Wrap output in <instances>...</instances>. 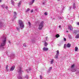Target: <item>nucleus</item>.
I'll list each match as a JSON object with an SVG mask.
<instances>
[{"mask_svg":"<svg viewBox=\"0 0 79 79\" xmlns=\"http://www.w3.org/2000/svg\"><path fill=\"white\" fill-rule=\"evenodd\" d=\"M15 65L12 66L10 68V71H13L15 69Z\"/></svg>","mask_w":79,"mask_h":79,"instance_id":"obj_8","label":"nucleus"},{"mask_svg":"<svg viewBox=\"0 0 79 79\" xmlns=\"http://www.w3.org/2000/svg\"><path fill=\"white\" fill-rule=\"evenodd\" d=\"M3 23L2 22H0V27H3Z\"/></svg>","mask_w":79,"mask_h":79,"instance_id":"obj_12","label":"nucleus"},{"mask_svg":"<svg viewBox=\"0 0 79 79\" xmlns=\"http://www.w3.org/2000/svg\"><path fill=\"white\" fill-rule=\"evenodd\" d=\"M35 11H38V9H35Z\"/></svg>","mask_w":79,"mask_h":79,"instance_id":"obj_41","label":"nucleus"},{"mask_svg":"<svg viewBox=\"0 0 79 79\" xmlns=\"http://www.w3.org/2000/svg\"><path fill=\"white\" fill-rule=\"evenodd\" d=\"M56 55L54 57L56 59H58V56H59V50H58L56 52Z\"/></svg>","mask_w":79,"mask_h":79,"instance_id":"obj_6","label":"nucleus"},{"mask_svg":"<svg viewBox=\"0 0 79 79\" xmlns=\"http://www.w3.org/2000/svg\"><path fill=\"white\" fill-rule=\"evenodd\" d=\"M19 25L20 28L21 29H23L24 27V23L21 20L19 21Z\"/></svg>","mask_w":79,"mask_h":79,"instance_id":"obj_2","label":"nucleus"},{"mask_svg":"<svg viewBox=\"0 0 79 79\" xmlns=\"http://www.w3.org/2000/svg\"><path fill=\"white\" fill-rule=\"evenodd\" d=\"M76 8V6L75 3H73V9H75Z\"/></svg>","mask_w":79,"mask_h":79,"instance_id":"obj_15","label":"nucleus"},{"mask_svg":"<svg viewBox=\"0 0 79 79\" xmlns=\"http://www.w3.org/2000/svg\"><path fill=\"white\" fill-rule=\"evenodd\" d=\"M2 39H3L2 41V43L0 44V47H3V46H5L6 44V37L3 35L2 37Z\"/></svg>","mask_w":79,"mask_h":79,"instance_id":"obj_1","label":"nucleus"},{"mask_svg":"<svg viewBox=\"0 0 79 79\" xmlns=\"http://www.w3.org/2000/svg\"><path fill=\"white\" fill-rule=\"evenodd\" d=\"M5 8L6 9H7V8H8V6H6Z\"/></svg>","mask_w":79,"mask_h":79,"instance_id":"obj_39","label":"nucleus"},{"mask_svg":"<svg viewBox=\"0 0 79 79\" xmlns=\"http://www.w3.org/2000/svg\"><path fill=\"white\" fill-rule=\"evenodd\" d=\"M26 71L27 73H28L31 71V68H29L28 69H26Z\"/></svg>","mask_w":79,"mask_h":79,"instance_id":"obj_16","label":"nucleus"},{"mask_svg":"<svg viewBox=\"0 0 79 79\" xmlns=\"http://www.w3.org/2000/svg\"><path fill=\"white\" fill-rule=\"evenodd\" d=\"M72 7H70V9L71 10V8Z\"/></svg>","mask_w":79,"mask_h":79,"instance_id":"obj_45","label":"nucleus"},{"mask_svg":"<svg viewBox=\"0 0 79 79\" xmlns=\"http://www.w3.org/2000/svg\"><path fill=\"white\" fill-rule=\"evenodd\" d=\"M74 64H72L71 66V70L72 72L76 71V70L74 69Z\"/></svg>","mask_w":79,"mask_h":79,"instance_id":"obj_5","label":"nucleus"},{"mask_svg":"<svg viewBox=\"0 0 79 79\" xmlns=\"http://www.w3.org/2000/svg\"><path fill=\"white\" fill-rule=\"evenodd\" d=\"M59 28H60V27H61V26H59Z\"/></svg>","mask_w":79,"mask_h":79,"instance_id":"obj_44","label":"nucleus"},{"mask_svg":"<svg viewBox=\"0 0 79 79\" xmlns=\"http://www.w3.org/2000/svg\"><path fill=\"white\" fill-rule=\"evenodd\" d=\"M56 37L57 38H58V37H60V35L58 34H57L56 35Z\"/></svg>","mask_w":79,"mask_h":79,"instance_id":"obj_24","label":"nucleus"},{"mask_svg":"<svg viewBox=\"0 0 79 79\" xmlns=\"http://www.w3.org/2000/svg\"><path fill=\"white\" fill-rule=\"evenodd\" d=\"M52 69V67H51L49 68L48 72H50L51 71V69Z\"/></svg>","mask_w":79,"mask_h":79,"instance_id":"obj_25","label":"nucleus"},{"mask_svg":"<svg viewBox=\"0 0 79 79\" xmlns=\"http://www.w3.org/2000/svg\"><path fill=\"white\" fill-rule=\"evenodd\" d=\"M48 45V44L46 42H45L44 43V45L45 46H47V45Z\"/></svg>","mask_w":79,"mask_h":79,"instance_id":"obj_27","label":"nucleus"},{"mask_svg":"<svg viewBox=\"0 0 79 79\" xmlns=\"http://www.w3.org/2000/svg\"><path fill=\"white\" fill-rule=\"evenodd\" d=\"M77 25L79 26V22H77Z\"/></svg>","mask_w":79,"mask_h":79,"instance_id":"obj_40","label":"nucleus"},{"mask_svg":"<svg viewBox=\"0 0 79 79\" xmlns=\"http://www.w3.org/2000/svg\"><path fill=\"white\" fill-rule=\"evenodd\" d=\"M68 37H69V38L70 39H72V38L71 37V35H69Z\"/></svg>","mask_w":79,"mask_h":79,"instance_id":"obj_26","label":"nucleus"},{"mask_svg":"<svg viewBox=\"0 0 79 79\" xmlns=\"http://www.w3.org/2000/svg\"><path fill=\"white\" fill-rule=\"evenodd\" d=\"M33 11H34V10H31V13H33Z\"/></svg>","mask_w":79,"mask_h":79,"instance_id":"obj_36","label":"nucleus"},{"mask_svg":"<svg viewBox=\"0 0 79 79\" xmlns=\"http://www.w3.org/2000/svg\"><path fill=\"white\" fill-rule=\"evenodd\" d=\"M18 71L19 74H21L22 73V67H19L18 69Z\"/></svg>","mask_w":79,"mask_h":79,"instance_id":"obj_4","label":"nucleus"},{"mask_svg":"<svg viewBox=\"0 0 79 79\" xmlns=\"http://www.w3.org/2000/svg\"><path fill=\"white\" fill-rule=\"evenodd\" d=\"M44 4H45V2H43V5H44Z\"/></svg>","mask_w":79,"mask_h":79,"instance_id":"obj_42","label":"nucleus"},{"mask_svg":"<svg viewBox=\"0 0 79 79\" xmlns=\"http://www.w3.org/2000/svg\"><path fill=\"white\" fill-rule=\"evenodd\" d=\"M40 79H42V75H40Z\"/></svg>","mask_w":79,"mask_h":79,"instance_id":"obj_35","label":"nucleus"},{"mask_svg":"<svg viewBox=\"0 0 79 79\" xmlns=\"http://www.w3.org/2000/svg\"><path fill=\"white\" fill-rule=\"evenodd\" d=\"M44 27V22L42 21L39 24V27L38 28L39 30H41Z\"/></svg>","mask_w":79,"mask_h":79,"instance_id":"obj_3","label":"nucleus"},{"mask_svg":"<svg viewBox=\"0 0 79 79\" xmlns=\"http://www.w3.org/2000/svg\"><path fill=\"white\" fill-rule=\"evenodd\" d=\"M21 2H20L19 3H18V6L19 7V6L21 5Z\"/></svg>","mask_w":79,"mask_h":79,"instance_id":"obj_22","label":"nucleus"},{"mask_svg":"<svg viewBox=\"0 0 79 79\" xmlns=\"http://www.w3.org/2000/svg\"><path fill=\"white\" fill-rule=\"evenodd\" d=\"M67 32H68V31H67Z\"/></svg>","mask_w":79,"mask_h":79,"instance_id":"obj_46","label":"nucleus"},{"mask_svg":"<svg viewBox=\"0 0 79 79\" xmlns=\"http://www.w3.org/2000/svg\"><path fill=\"white\" fill-rule=\"evenodd\" d=\"M43 51H47L48 50V48H47L44 47L43 48Z\"/></svg>","mask_w":79,"mask_h":79,"instance_id":"obj_10","label":"nucleus"},{"mask_svg":"<svg viewBox=\"0 0 79 79\" xmlns=\"http://www.w3.org/2000/svg\"><path fill=\"white\" fill-rule=\"evenodd\" d=\"M60 0H57L58 1H60Z\"/></svg>","mask_w":79,"mask_h":79,"instance_id":"obj_47","label":"nucleus"},{"mask_svg":"<svg viewBox=\"0 0 79 79\" xmlns=\"http://www.w3.org/2000/svg\"><path fill=\"white\" fill-rule=\"evenodd\" d=\"M8 65H6V71H7V72H8V71H9V69H8Z\"/></svg>","mask_w":79,"mask_h":79,"instance_id":"obj_17","label":"nucleus"},{"mask_svg":"<svg viewBox=\"0 0 79 79\" xmlns=\"http://www.w3.org/2000/svg\"><path fill=\"white\" fill-rule=\"evenodd\" d=\"M77 32H79V30L78 31L75 30L74 31V33H75V34H76V33H77Z\"/></svg>","mask_w":79,"mask_h":79,"instance_id":"obj_19","label":"nucleus"},{"mask_svg":"<svg viewBox=\"0 0 79 79\" xmlns=\"http://www.w3.org/2000/svg\"><path fill=\"white\" fill-rule=\"evenodd\" d=\"M2 0H0V3H1V2H2Z\"/></svg>","mask_w":79,"mask_h":79,"instance_id":"obj_43","label":"nucleus"},{"mask_svg":"<svg viewBox=\"0 0 79 79\" xmlns=\"http://www.w3.org/2000/svg\"><path fill=\"white\" fill-rule=\"evenodd\" d=\"M53 61H54V59H52L50 61L51 64H53Z\"/></svg>","mask_w":79,"mask_h":79,"instance_id":"obj_18","label":"nucleus"},{"mask_svg":"<svg viewBox=\"0 0 79 79\" xmlns=\"http://www.w3.org/2000/svg\"><path fill=\"white\" fill-rule=\"evenodd\" d=\"M68 29L70 30V31H72L73 29V27L71 26H68Z\"/></svg>","mask_w":79,"mask_h":79,"instance_id":"obj_9","label":"nucleus"},{"mask_svg":"<svg viewBox=\"0 0 79 79\" xmlns=\"http://www.w3.org/2000/svg\"><path fill=\"white\" fill-rule=\"evenodd\" d=\"M16 29L18 31H19V27H17Z\"/></svg>","mask_w":79,"mask_h":79,"instance_id":"obj_30","label":"nucleus"},{"mask_svg":"<svg viewBox=\"0 0 79 79\" xmlns=\"http://www.w3.org/2000/svg\"><path fill=\"white\" fill-rule=\"evenodd\" d=\"M11 3L13 6H15V2H14V1H13V0H11Z\"/></svg>","mask_w":79,"mask_h":79,"instance_id":"obj_14","label":"nucleus"},{"mask_svg":"<svg viewBox=\"0 0 79 79\" xmlns=\"http://www.w3.org/2000/svg\"><path fill=\"white\" fill-rule=\"evenodd\" d=\"M78 50V48L77 47H75V52H77Z\"/></svg>","mask_w":79,"mask_h":79,"instance_id":"obj_20","label":"nucleus"},{"mask_svg":"<svg viewBox=\"0 0 79 79\" xmlns=\"http://www.w3.org/2000/svg\"><path fill=\"white\" fill-rule=\"evenodd\" d=\"M64 48H66V44H64Z\"/></svg>","mask_w":79,"mask_h":79,"instance_id":"obj_29","label":"nucleus"},{"mask_svg":"<svg viewBox=\"0 0 79 79\" xmlns=\"http://www.w3.org/2000/svg\"><path fill=\"white\" fill-rule=\"evenodd\" d=\"M28 23L29 24V26H30L31 25V23H30V22H28Z\"/></svg>","mask_w":79,"mask_h":79,"instance_id":"obj_34","label":"nucleus"},{"mask_svg":"<svg viewBox=\"0 0 79 79\" xmlns=\"http://www.w3.org/2000/svg\"><path fill=\"white\" fill-rule=\"evenodd\" d=\"M72 23H73V20H72Z\"/></svg>","mask_w":79,"mask_h":79,"instance_id":"obj_49","label":"nucleus"},{"mask_svg":"<svg viewBox=\"0 0 79 79\" xmlns=\"http://www.w3.org/2000/svg\"><path fill=\"white\" fill-rule=\"evenodd\" d=\"M71 46V44L70 43H68L67 45V48H70Z\"/></svg>","mask_w":79,"mask_h":79,"instance_id":"obj_11","label":"nucleus"},{"mask_svg":"<svg viewBox=\"0 0 79 79\" xmlns=\"http://www.w3.org/2000/svg\"><path fill=\"white\" fill-rule=\"evenodd\" d=\"M29 10H30V9H29V8H27V10L25 11L26 13H27V12H28Z\"/></svg>","mask_w":79,"mask_h":79,"instance_id":"obj_21","label":"nucleus"},{"mask_svg":"<svg viewBox=\"0 0 79 79\" xmlns=\"http://www.w3.org/2000/svg\"><path fill=\"white\" fill-rule=\"evenodd\" d=\"M64 41H66V39L65 38H64Z\"/></svg>","mask_w":79,"mask_h":79,"instance_id":"obj_37","label":"nucleus"},{"mask_svg":"<svg viewBox=\"0 0 79 79\" xmlns=\"http://www.w3.org/2000/svg\"><path fill=\"white\" fill-rule=\"evenodd\" d=\"M35 0H32L30 2V5H32L33 3H34Z\"/></svg>","mask_w":79,"mask_h":79,"instance_id":"obj_13","label":"nucleus"},{"mask_svg":"<svg viewBox=\"0 0 79 79\" xmlns=\"http://www.w3.org/2000/svg\"><path fill=\"white\" fill-rule=\"evenodd\" d=\"M72 18H74V17H72Z\"/></svg>","mask_w":79,"mask_h":79,"instance_id":"obj_50","label":"nucleus"},{"mask_svg":"<svg viewBox=\"0 0 79 79\" xmlns=\"http://www.w3.org/2000/svg\"><path fill=\"white\" fill-rule=\"evenodd\" d=\"M76 39H78V38H79V35L78 34L76 36Z\"/></svg>","mask_w":79,"mask_h":79,"instance_id":"obj_23","label":"nucleus"},{"mask_svg":"<svg viewBox=\"0 0 79 79\" xmlns=\"http://www.w3.org/2000/svg\"><path fill=\"white\" fill-rule=\"evenodd\" d=\"M46 41H47L48 40V37H46Z\"/></svg>","mask_w":79,"mask_h":79,"instance_id":"obj_32","label":"nucleus"},{"mask_svg":"<svg viewBox=\"0 0 79 79\" xmlns=\"http://www.w3.org/2000/svg\"><path fill=\"white\" fill-rule=\"evenodd\" d=\"M17 0H15V1H16Z\"/></svg>","mask_w":79,"mask_h":79,"instance_id":"obj_48","label":"nucleus"},{"mask_svg":"<svg viewBox=\"0 0 79 79\" xmlns=\"http://www.w3.org/2000/svg\"><path fill=\"white\" fill-rule=\"evenodd\" d=\"M23 46L24 47H26V43H24L23 44Z\"/></svg>","mask_w":79,"mask_h":79,"instance_id":"obj_31","label":"nucleus"},{"mask_svg":"<svg viewBox=\"0 0 79 79\" xmlns=\"http://www.w3.org/2000/svg\"><path fill=\"white\" fill-rule=\"evenodd\" d=\"M17 16V13H16V12L15 11L14 12V16L13 17L14 19H15L16 18V16Z\"/></svg>","mask_w":79,"mask_h":79,"instance_id":"obj_7","label":"nucleus"},{"mask_svg":"<svg viewBox=\"0 0 79 79\" xmlns=\"http://www.w3.org/2000/svg\"><path fill=\"white\" fill-rule=\"evenodd\" d=\"M5 4H3V5H2V8H5Z\"/></svg>","mask_w":79,"mask_h":79,"instance_id":"obj_28","label":"nucleus"},{"mask_svg":"<svg viewBox=\"0 0 79 79\" xmlns=\"http://www.w3.org/2000/svg\"><path fill=\"white\" fill-rule=\"evenodd\" d=\"M8 42H9V44H11V42H10V40H9V41H8Z\"/></svg>","mask_w":79,"mask_h":79,"instance_id":"obj_38","label":"nucleus"},{"mask_svg":"<svg viewBox=\"0 0 79 79\" xmlns=\"http://www.w3.org/2000/svg\"><path fill=\"white\" fill-rule=\"evenodd\" d=\"M44 15H45V16H47V12H45V13H44Z\"/></svg>","mask_w":79,"mask_h":79,"instance_id":"obj_33","label":"nucleus"}]
</instances>
